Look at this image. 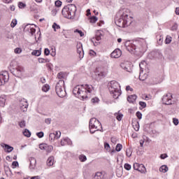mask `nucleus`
Masks as SVG:
<instances>
[{"label": "nucleus", "instance_id": "obj_1", "mask_svg": "<svg viewBox=\"0 0 179 179\" xmlns=\"http://www.w3.org/2000/svg\"><path fill=\"white\" fill-rule=\"evenodd\" d=\"M73 93L75 96H78L79 99L86 100L94 95L96 90H94L93 85L85 84L76 86L73 90Z\"/></svg>", "mask_w": 179, "mask_h": 179}, {"label": "nucleus", "instance_id": "obj_2", "mask_svg": "<svg viewBox=\"0 0 179 179\" xmlns=\"http://www.w3.org/2000/svg\"><path fill=\"white\" fill-rule=\"evenodd\" d=\"M120 17L115 20V24L118 27H128L131 24V10L128 8H124L120 11Z\"/></svg>", "mask_w": 179, "mask_h": 179}, {"label": "nucleus", "instance_id": "obj_3", "mask_svg": "<svg viewBox=\"0 0 179 179\" xmlns=\"http://www.w3.org/2000/svg\"><path fill=\"white\" fill-rule=\"evenodd\" d=\"M109 92L113 99H118L121 94V85L115 80H112L108 83Z\"/></svg>", "mask_w": 179, "mask_h": 179}, {"label": "nucleus", "instance_id": "obj_4", "mask_svg": "<svg viewBox=\"0 0 179 179\" xmlns=\"http://www.w3.org/2000/svg\"><path fill=\"white\" fill-rule=\"evenodd\" d=\"M62 13L66 19H74L76 15V6L75 4H68L63 8Z\"/></svg>", "mask_w": 179, "mask_h": 179}, {"label": "nucleus", "instance_id": "obj_5", "mask_svg": "<svg viewBox=\"0 0 179 179\" xmlns=\"http://www.w3.org/2000/svg\"><path fill=\"white\" fill-rule=\"evenodd\" d=\"M89 128L90 134H94L96 131H101L103 129L101 123L96 117L90 119Z\"/></svg>", "mask_w": 179, "mask_h": 179}, {"label": "nucleus", "instance_id": "obj_6", "mask_svg": "<svg viewBox=\"0 0 179 179\" xmlns=\"http://www.w3.org/2000/svg\"><path fill=\"white\" fill-rule=\"evenodd\" d=\"M64 89H65V81L59 80L55 87L56 93L59 97H65L66 92Z\"/></svg>", "mask_w": 179, "mask_h": 179}, {"label": "nucleus", "instance_id": "obj_7", "mask_svg": "<svg viewBox=\"0 0 179 179\" xmlns=\"http://www.w3.org/2000/svg\"><path fill=\"white\" fill-rule=\"evenodd\" d=\"M127 51L131 54H135L136 52V48H138V45L135 44L134 41H127L124 44Z\"/></svg>", "mask_w": 179, "mask_h": 179}, {"label": "nucleus", "instance_id": "obj_8", "mask_svg": "<svg viewBox=\"0 0 179 179\" xmlns=\"http://www.w3.org/2000/svg\"><path fill=\"white\" fill-rule=\"evenodd\" d=\"M11 69L10 72L14 75V76H17V78H19V76H22L23 75V72H24V69L23 67L18 66L17 67H12V64H10Z\"/></svg>", "mask_w": 179, "mask_h": 179}, {"label": "nucleus", "instance_id": "obj_9", "mask_svg": "<svg viewBox=\"0 0 179 179\" xmlns=\"http://www.w3.org/2000/svg\"><path fill=\"white\" fill-rule=\"evenodd\" d=\"M162 103L166 106H171L173 104V95L171 93H168L163 96Z\"/></svg>", "mask_w": 179, "mask_h": 179}, {"label": "nucleus", "instance_id": "obj_10", "mask_svg": "<svg viewBox=\"0 0 179 179\" xmlns=\"http://www.w3.org/2000/svg\"><path fill=\"white\" fill-rule=\"evenodd\" d=\"M9 80V73L8 71L0 73V86L3 85Z\"/></svg>", "mask_w": 179, "mask_h": 179}, {"label": "nucleus", "instance_id": "obj_11", "mask_svg": "<svg viewBox=\"0 0 179 179\" xmlns=\"http://www.w3.org/2000/svg\"><path fill=\"white\" fill-rule=\"evenodd\" d=\"M95 73L99 78H105L107 76V70L103 67H98L96 69Z\"/></svg>", "mask_w": 179, "mask_h": 179}, {"label": "nucleus", "instance_id": "obj_12", "mask_svg": "<svg viewBox=\"0 0 179 179\" xmlns=\"http://www.w3.org/2000/svg\"><path fill=\"white\" fill-rule=\"evenodd\" d=\"M59 138H61V131H59L50 133L49 135V140L50 142H54L55 139H59Z\"/></svg>", "mask_w": 179, "mask_h": 179}, {"label": "nucleus", "instance_id": "obj_13", "mask_svg": "<svg viewBox=\"0 0 179 179\" xmlns=\"http://www.w3.org/2000/svg\"><path fill=\"white\" fill-rule=\"evenodd\" d=\"M41 150H45L48 153H51L52 150H54L52 145H48V144L42 143L39 145Z\"/></svg>", "mask_w": 179, "mask_h": 179}, {"label": "nucleus", "instance_id": "obj_14", "mask_svg": "<svg viewBox=\"0 0 179 179\" xmlns=\"http://www.w3.org/2000/svg\"><path fill=\"white\" fill-rule=\"evenodd\" d=\"M134 169L139 171L140 173H145L146 171V168L145 165L142 164L134 163L133 165Z\"/></svg>", "mask_w": 179, "mask_h": 179}, {"label": "nucleus", "instance_id": "obj_15", "mask_svg": "<svg viewBox=\"0 0 179 179\" xmlns=\"http://www.w3.org/2000/svg\"><path fill=\"white\" fill-rule=\"evenodd\" d=\"M34 24H27L24 28V31H27V33H30L31 36L36 33V28L34 27Z\"/></svg>", "mask_w": 179, "mask_h": 179}, {"label": "nucleus", "instance_id": "obj_16", "mask_svg": "<svg viewBox=\"0 0 179 179\" xmlns=\"http://www.w3.org/2000/svg\"><path fill=\"white\" fill-rule=\"evenodd\" d=\"M77 53L78 54V57L80 59H82L83 57H85V52L83 51V46L82 43H77Z\"/></svg>", "mask_w": 179, "mask_h": 179}, {"label": "nucleus", "instance_id": "obj_17", "mask_svg": "<svg viewBox=\"0 0 179 179\" xmlns=\"http://www.w3.org/2000/svg\"><path fill=\"white\" fill-rule=\"evenodd\" d=\"M20 107L22 111H27V108L29 107V103L25 99H22L20 101Z\"/></svg>", "mask_w": 179, "mask_h": 179}, {"label": "nucleus", "instance_id": "obj_18", "mask_svg": "<svg viewBox=\"0 0 179 179\" xmlns=\"http://www.w3.org/2000/svg\"><path fill=\"white\" fill-rule=\"evenodd\" d=\"M107 173L104 171L96 172L94 176V179H106Z\"/></svg>", "mask_w": 179, "mask_h": 179}, {"label": "nucleus", "instance_id": "obj_19", "mask_svg": "<svg viewBox=\"0 0 179 179\" xmlns=\"http://www.w3.org/2000/svg\"><path fill=\"white\" fill-rule=\"evenodd\" d=\"M134 43L136 44V45H137V47H139L138 45H140V47H146V41H145V39L143 38H138L137 40L134 41Z\"/></svg>", "mask_w": 179, "mask_h": 179}, {"label": "nucleus", "instance_id": "obj_20", "mask_svg": "<svg viewBox=\"0 0 179 179\" xmlns=\"http://www.w3.org/2000/svg\"><path fill=\"white\" fill-rule=\"evenodd\" d=\"M122 52H121V50L120 49H115L111 54L110 57L111 58H120V57L122 55Z\"/></svg>", "mask_w": 179, "mask_h": 179}, {"label": "nucleus", "instance_id": "obj_21", "mask_svg": "<svg viewBox=\"0 0 179 179\" xmlns=\"http://www.w3.org/2000/svg\"><path fill=\"white\" fill-rule=\"evenodd\" d=\"M1 148H3L4 150L6 152H7V153H10V152L13 151V147L10 146L8 144L2 143L1 144Z\"/></svg>", "mask_w": 179, "mask_h": 179}, {"label": "nucleus", "instance_id": "obj_22", "mask_svg": "<svg viewBox=\"0 0 179 179\" xmlns=\"http://www.w3.org/2000/svg\"><path fill=\"white\" fill-rule=\"evenodd\" d=\"M29 163V169L31 170H34V169H36V164H37V161L36 160V158L30 157Z\"/></svg>", "mask_w": 179, "mask_h": 179}, {"label": "nucleus", "instance_id": "obj_23", "mask_svg": "<svg viewBox=\"0 0 179 179\" xmlns=\"http://www.w3.org/2000/svg\"><path fill=\"white\" fill-rule=\"evenodd\" d=\"M136 99H138V96H136V94L130 95L127 97V101L134 104V103L136 101Z\"/></svg>", "mask_w": 179, "mask_h": 179}, {"label": "nucleus", "instance_id": "obj_24", "mask_svg": "<svg viewBox=\"0 0 179 179\" xmlns=\"http://www.w3.org/2000/svg\"><path fill=\"white\" fill-rule=\"evenodd\" d=\"M55 160H54V157L51 156L49 157L48 160H47V166L49 167H51V166H54Z\"/></svg>", "mask_w": 179, "mask_h": 179}, {"label": "nucleus", "instance_id": "obj_25", "mask_svg": "<svg viewBox=\"0 0 179 179\" xmlns=\"http://www.w3.org/2000/svg\"><path fill=\"white\" fill-rule=\"evenodd\" d=\"M139 79L142 81L146 80V79H148V74H143V71H140Z\"/></svg>", "mask_w": 179, "mask_h": 179}, {"label": "nucleus", "instance_id": "obj_26", "mask_svg": "<svg viewBox=\"0 0 179 179\" xmlns=\"http://www.w3.org/2000/svg\"><path fill=\"white\" fill-rule=\"evenodd\" d=\"M159 171L164 173H167L169 171V166L167 165H162L159 167Z\"/></svg>", "mask_w": 179, "mask_h": 179}, {"label": "nucleus", "instance_id": "obj_27", "mask_svg": "<svg viewBox=\"0 0 179 179\" xmlns=\"http://www.w3.org/2000/svg\"><path fill=\"white\" fill-rule=\"evenodd\" d=\"M31 55H34L35 57H40V55H41V49L33 50Z\"/></svg>", "mask_w": 179, "mask_h": 179}, {"label": "nucleus", "instance_id": "obj_28", "mask_svg": "<svg viewBox=\"0 0 179 179\" xmlns=\"http://www.w3.org/2000/svg\"><path fill=\"white\" fill-rule=\"evenodd\" d=\"M101 36H103V34H101V33L97 32L95 38L92 39V42L95 41V40L96 41H101Z\"/></svg>", "mask_w": 179, "mask_h": 179}, {"label": "nucleus", "instance_id": "obj_29", "mask_svg": "<svg viewBox=\"0 0 179 179\" xmlns=\"http://www.w3.org/2000/svg\"><path fill=\"white\" fill-rule=\"evenodd\" d=\"M114 115L115 117H116L117 121H121V120H122V117H124V115L120 113V111L118 113H115Z\"/></svg>", "mask_w": 179, "mask_h": 179}, {"label": "nucleus", "instance_id": "obj_30", "mask_svg": "<svg viewBox=\"0 0 179 179\" xmlns=\"http://www.w3.org/2000/svg\"><path fill=\"white\" fill-rule=\"evenodd\" d=\"M78 159L80 160V162H86V160H87V157H86V155L81 154L78 156Z\"/></svg>", "mask_w": 179, "mask_h": 179}, {"label": "nucleus", "instance_id": "obj_31", "mask_svg": "<svg viewBox=\"0 0 179 179\" xmlns=\"http://www.w3.org/2000/svg\"><path fill=\"white\" fill-rule=\"evenodd\" d=\"M38 62L39 64H47L50 62V59L38 58Z\"/></svg>", "mask_w": 179, "mask_h": 179}, {"label": "nucleus", "instance_id": "obj_32", "mask_svg": "<svg viewBox=\"0 0 179 179\" xmlns=\"http://www.w3.org/2000/svg\"><path fill=\"white\" fill-rule=\"evenodd\" d=\"M5 103H6V98L1 96L0 97V106L1 107H5Z\"/></svg>", "mask_w": 179, "mask_h": 179}, {"label": "nucleus", "instance_id": "obj_33", "mask_svg": "<svg viewBox=\"0 0 179 179\" xmlns=\"http://www.w3.org/2000/svg\"><path fill=\"white\" fill-rule=\"evenodd\" d=\"M23 135H24V136H27V138H30V136H31V133L30 132V131H29V129H25L23 131Z\"/></svg>", "mask_w": 179, "mask_h": 179}, {"label": "nucleus", "instance_id": "obj_34", "mask_svg": "<svg viewBox=\"0 0 179 179\" xmlns=\"http://www.w3.org/2000/svg\"><path fill=\"white\" fill-rule=\"evenodd\" d=\"M91 103L92 104H99V103H100V99L98 97H94L91 99Z\"/></svg>", "mask_w": 179, "mask_h": 179}, {"label": "nucleus", "instance_id": "obj_35", "mask_svg": "<svg viewBox=\"0 0 179 179\" xmlns=\"http://www.w3.org/2000/svg\"><path fill=\"white\" fill-rule=\"evenodd\" d=\"M42 90H43V92H45V93H47V92H48V90H50V85H48L47 84L43 85L42 87Z\"/></svg>", "mask_w": 179, "mask_h": 179}, {"label": "nucleus", "instance_id": "obj_36", "mask_svg": "<svg viewBox=\"0 0 179 179\" xmlns=\"http://www.w3.org/2000/svg\"><path fill=\"white\" fill-rule=\"evenodd\" d=\"M16 24H17V20L16 19H13L12 22L10 23L11 27L13 29V27H16Z\"/></svg>", "mask_w": 179, "mask_h": 179}, {"label": "nucleus", "instance_id": "obj_37", "mask_svg": "<svg viewBox=\"0 0 179 179\" xmlns=\"http://www.w3.org/2000/svg\"><path fill=\"white\" fill-rule=\"evenodd\" d=\"M104 148L107 152H111V148L110 147V144L108 143H104Z\"/></svg>", "mask_w": 179, "mask_h": 179}, {"label": "nucleus", "instance_id": "obj_38", "mask_svg": "<svg viewBox=\"0 0 179 179\" xmlns=\"http://www.w3.org/2000/svg\"><path fill=\"white\" fill-rule=\"evenodd\" d=\"M145 64H146L145 62H141L139 64V66H140V71L143 72V69L145 68Z\"/></svg>", "mask_w": 179, "mask_h": 179}, {"label": "nucleus", "instance_id": "obj_39", "mask_svg": "<svg viewBox=\"0 0 179 179\" xmlns=\"http://www.w3.org/2000/svg\"><path fill=\"white\" fill-rule=\"evenodd\" d=\"M122 150V145L120 143L117 144L115 148L116 152H121Z\"/></svg>", "mask_w": 179, "mask_h": 179}, {"label": "nucleus", "instance_id": "obj_40", "mask_svg": "<svg viewBox=\"0 0 179 179\" xmlns=\"http://www.w3.org/2000/svg\"><path fill=\"white\" fill-rule=\"evenodd\" d=\"M172 38L170 36H166V38L165 39V43L166 44H170L171 43Z\"/></svg>", "mask_w": 179, "mask_h": 179}, {"label": "nucleus", "instance_id": "obj_41", "mask_svg": "<svg viewBox=\"0 0 179 179\" xmlns=\"http://www.w3.org/2000/svg\"><path fill=\"white\" fill-rule=\"evenodd\" d=\"M98 18L96 16H92L90 17V23H96V22H97Z\"/></svg>", "mask_w": 179, "mask_h": 179}, {"label": "nucleus", "instance_id": "obj_42", "mask_svg": "<svg viewBox=\"0 0 179 179\" xmlns=\"http://www.w3.org/2000/svg\"><path fill=\"white\" fill-rule=\"evenodd\" d=\"M52 29H54V31H57V30L61 29V27H59V25L57 24V23H54L52 24Z\"/></svg>", "mask_w": 179, "mask_h": 179}, {"label": "nucleus", "instance_id": "obj_43", "mask_svg": "<svg viewBox=\"0 0 179 179\" xmlns=\"http://www.w3.org/2000/svg\"><path fill=\"white\" fill-rule=\"evenodd\" d=\"M18 7L20 8V9H24V8H26V3L23 2H19Z\"/></svg>", "mask_w": 179, "mask_h": 179}, {"label": "nucleus", "instance_id": "obj_44", "mask_svg": "<svg viewBox=\"0 0 179 179\" xmlns=\"http://www.w3.org/2000/svg\"><path fill=\"white\" fill-rule=\"evenodd\" d=\"M19 126L20 127V128H24L26 127V121L22 120L21 122H20Z\"/></svg>", "mask_w": 179, "mask_h": 179}, {"label": "nucleus", "instance_id": "obj_45", "mask_svg": "<svg viewBox=\"0 0 179 179\" xmlns=\"http://www.w3.org/2000/svg\"><path fill=\"white\" fill-rule=\"evenodd\" d=\"M55 5L57 8H59V7H61L62 6V2L61 1H59V0H57V1H55Z\"/></svg>", "mask_w": 179, "mask_h": 179}, {"label": "nucleus", "instance_id": "obj_46", "mask_svg": "<svg viewBox=\"0 0 179 179\" xmlns=\"http://www.w3.org/2000/svg\"><path fill=\"white\" fill-rule=\"evenodd\" d=\"M126 155L127 157H131L132 156V151H131V149H128L126 150Z\"/></svg>", "mask_w": 179, "mask_h": 179}, {"label": "nucleus", "instance_id": "obj_47", "mask_svg": "<svg viewBox=\"0 0 179 179\" xmlns=\"http://www.w3.org/2000/svg\"><path fill=\"white\" fill-rule=\"evenodd\" d=\"M74 33H78V34H80V37H83V36H85V34H83V32L82 31V30L76 29V30L74 31Z\"/></svg>", "mask_w": 179, "mask_h": 179}, {"label": "nucleus", "instance_id": "obj_48", "mask_svg": "<svg viewBox=\"0 0 179 179\" xmlns=\"http://www.w3.org/2000/svg\"><path fill=\"white\" fill-rule=\"evenodd\" d=\"M124 167L125 170H127V171H129V170H131V164H124Z\"/></svg>", "mask_w": 179, "mask_h": 179}, {"label": "nucleus", "instance_id": "obj_49", "mask_svg": "<svg viewBox=\"0 0 179 179\" xmlns=\"http://www.w3.org/2000/svg\"><path fill=\"white\" fill-rule=\"evenodd\" d=\"M60 145H61V146H65V145H66V141L65 138L61 139Z\"/></svg>", "mask_w": 179, "mask_h": 179}, {"label": "nucleus", "instance_id": "obj_50", "mask_svg": "<svg viewBox=\"0 0 179 179\" xmlns=\"http://www.w3.org/2000/svg\"><path fill=\"white\" fill-rule=\"evenodd\" d=\"M17 166H19V162H17V161L13 162V163H12L13 169H16L17 167Z\"/></svg>", "mask_w": 179, "mask_h": 179}, {"label": "nucleus", "instance_id": "obj_51", "mask_svg": "<svg viewBox=\"0 0 179 179\" xmlns=\"http://www.w3.org/2000/svg\"><path fill=\"white\" fill-rule=\"evenodd\" d=\"M36 136H38V138H43L44 137V132L41 131V132H38L36 133Z\"/></svg>", "mask_w": 179, "mask_h": 179}, {"label": "nucleus", "instance_id": "obj_52", "mask_svg": "<svg viewBox=\"0 0 179 179\" xmlns=\"http://www.w3.org/2000/svg\"><path fill=\"white\" fill-rule=\"evenodd\" d=\"M136 115L138 120H142V113L137 111Z\"/></svg>", "mask_w": 179, "mask_h": 179}, {"label": "nucleus", "instance_id": "obj_53", "mask_svg": "<svg viewBox=\"0 0 179 179\" xmlns=\"http://www.w3.org/2000/svg\"><path fill=\"white\" fill-rule=\"evenodd\" d=\"M139 106H141L142 108H146V102L140 101Z\"/></svg>", "mask_w": 179, "mask_h": 179}, {"label": "nucleus", "instance_id": "obj_54", "mask_svg": "<svg viewBox=\"0 0 179 179\" xmlns=\"http://www.w3.org/2000/svg\"><path fill=\"white\" fill-rule=\"evenodd\" d=\"M14 52L15 54H20L22 52V49H20V48H17L15 49Z\"/></svg>", "mask_w": 179, "mask_h": 179}, {"label": "nucleus", "instance_id": "obj_55", "mask_svg": "<svg viewBox=\"0 0 179 179\" xmlns=\"http://www.w3.org/2000/svg\"><path fill=\"white\" fill-rule=\"evenodd\" d=\"M110 141H111L112 143H113V145H115V143H117L118 140L115 137H112L110 138Z\"/></svg>", "mask_w": 179, "mask_h": 179}, {"label": "nucleus", "instance_id": "obj_56", "mask_svg": "<svg viewBox=\"0 0 179 179\" xmlns=\"http://www.w3.org/2000/svg\"><path fill=\"white\" fill-rule=\"evenodd\" d=\"M66 139V145H72V141L69 139V138H65Z\"/></svg>", "mask_w": 179, "mask_h": 179}, {"label": "nucleus", "instance_id": "obj_57", "mask_svg": "<svg viewBox=\"0 0 179 179\" xmlns=\"http://www.w3.org/2000/svg\"><path fill=\"white\" fill-rule=\"evenodd\" d=\"M58 79H64V73L60 72L57 74Z\"/></svg>", "mask_w": 179, "mask_h": 179}, {"label": "nucleus", "instance_id": "obj_58", "mask_svg": "<svg viewBox=\"0 0 179 179\" xmlns=\"http://www.w3.org/2000/svg\"><path fill=\"white\" fill-rule=\"evenodd\" d=\"M134 129L136 131H139V122H136V124H135L134 127Z\"/></svg>", "mask_w": 179, "mask_h": 179}, {"label": "nucleus", "instance_id": "obj_59", "mask_svg": "<svg viewBox=\"0 0 179 179\" xmlns=\"http://www.w3.org/2000/svg\"><path fill=\"white\" fill-rule=\"evenodd\" d=\"M169 157V155L167 154H162L160 155V158L162 159V160H164V159H167Z\"/></svg>", "mask_w": 179, "mask_h": 179}, {"label": "nucleus", "instance_id": "obj_60", "mask_svg": "<svg viewBox=\"0 0 179 179\" xmlns=\"http://www.w3.org/2000/svg\"><path fill=\"white\" fill-rule=\"evenodd\" d=\"M178 27V25H177V24H174L172 27H171V30L172 31H175V30H177V28Z\"/></svg>", "mask_w": 179, "mask_h": 179}, {"label": "nucleus", "instance_id": "obj_61", "mask_svg": "<svg viewBox=\"0 0 179 179\" xmlns=\"http://www.w3.org/2000/svg\"><path fill=\"white\" fill-rule=\"evenodd\" d=\"M178 119H177V118H176V117H174L173 119V123L174 124V125H178Z\"/></svg>", "mask_w": 179, "mask_h": 179}, {"label": "nucleus", "instance_id": "obj_62", "mask_svg": "<svg viewBox=\"0 0 179 179\" xmlns=\"http://www.w3.org/2000/svg\"><path fill=\"white\" fill-rule=\"evenodd\" d=\"M44 54L45 55H50V50L48 48H45V50H44Z\"/></svg>", "mask_w": 179, "mask_h": 179}, {"label": "nucleus", "instance_id": "obj_63", "mask_svg": "<svg viewBox=\"0 0 179 179\" xmlns=\"http://www.w3.org/2000/svg\"><path fill=\"white\" fill-rule=\"evenodd\" d=\"M45 124H48V125H50L51 124V118H47L45 120Z\"/></svg>", "mask_w": 179, "mask_h": 179}, {"label": "nucleus", "instance_id": "obj_64", "mask_svg": "<svg viewBox=\"0 0 179 179\" xmlns=\"http://www.w3.org/2000/svg\"><path fill=\"white\" fill-rule=\"evenodd\" d=\"M163 43V36H160L159 38L158 39V44H162Z\"/></svg>", "mask_w": 179, "mask_h": 179}]
</instances>
